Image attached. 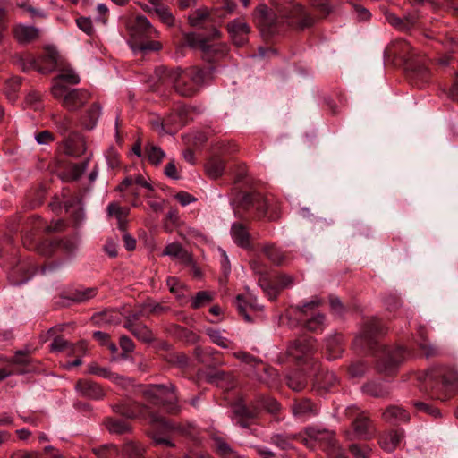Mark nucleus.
Listing matches in <instances>:
<instances>
[{
  "label": "nucleus",
  "instance_id": "e433bc0d",
  "mask_svg": "<svg viewBox=\"0 0 458 458\" xmlns=\"http://www.w3.org/2000/svg\"><path fill=\"white\" fill-rule=\"evenodd\" d=\"M233 356L246 363L254 362L256 365H258L259 369L263 370L264 372L267 373L269 376L272 375L271 369L266 367L261 361H259L256 358H254L253 356H251L246 352H234Z\"/></svg>",
  "mask_w": 458,
  "mask_h": 458
},
{
  "label": "nucleus",
  "instance_id": "864d4df0",
  "mask_svg": "<svg viewBox=\"0 0 458 458\" xmlns=\"http://www.w3.org/2000/svg\"><path fill=\"white\" fill-rule=\"evenodd\" d=\"M307 384L306 377L301 374L297 380L290 378L288 380V387L292 388L293 391H301L302 390Z\"/></svg>",
  "mask_w": 458,
  "mask_h": 458
},
{
  "label": "nucleus",
  "instance_id": "ea45409f",
  "mask_svg": "<svg viewBox=\"0 0 458 458\" xmlns=\"http://www.w3.org/2000/svg\"><path fill=\"white\" fill-rule=\"evenodd\" d=\"M23 268H24L23 264H20L13 268V270L9 274V280L12 284H13V285L22 284L26 283L31 277V274L23 276L21 278L17 277V275L20 274L21 272V270H23Z\"/></svg>",
  "mask_w": 458,
  "mask_h": 458
},
{
  "label": "nucleus",
  "instance_id": "423d86ee",
  "mask_svg": "<svg viewBox=\"0 0 458 458\" xmlns=\"http://www.w3.org/2000/svg\"><path fill=\"white\" fill-rule=\"evenodd\" d=\"M52 94L57 99H62L63 106L70 111H75L84 106L90 98V94L83 89H70L59 81L52 86Z\"/></svg>",
  "mask_w": 458,
  "mask_h": 458
},
{
  "label": "nucleus",
  "instance_id": "4d7b16f0",
  "mask_svg": "<svg viewBox=\"0 0 458 458\" xmlns=\"http://www.w3.org/2000/svg\"><path fill=\"white\" fill-rule=\"evenodd\" d=\"M6 361H9V360H7ZM10 362L21 365L29 363L30 357L28 352H16L15 355L10 360Z\"/></svg>",
  "mask_w": 458,
  "mask_h": 458
},
{
  "label": "nucleus",
  "instance_id": "c03bdc74",
  "mask_svg": "<svg viewBox=\"0 0 458 458\" xmlns=\"http://www.w3.org/2000/svg\"><path fill=\"white\" fill-rule=\"evenodd\" d=\"M367 365L363 361H356L350 365L349 375L351 377H360L367 371Z\"/></svg>",
  "mask_w": 458,
  "mask_h": 458
},
{
  "label": "nucleus",
  "instance_id": "052dcab7",
  "mask_svg": "<svg viewBox=\"0 0 458 458\" xmlns=\"http://www.w3.org/2000/svg\"><path fill=\"white\" fill-rule=\"evenodd\" d=\"M69 344L62 337H56L53 340L50 349L52 352H62L68 347Z\"/></svg>",
  "mask_w": 458,
  "mask_h": 458
},
{
  "label": "nucleus",
  "instance_id": "bb28decb",
  "mask_svg": "<svg viewBox=\"0 0 458 458\" xmlns=\"http://www.w3.org/2000/svg\"><path fill=\"white\" fill-rule=\"evenodd\" d=\"M21 85V81L19 77H12L5 81L4 93L9 101L13 102L17 99Z\"/></svg>",
  "mask_w": 458,
  "mask_h": 458
},
{
  "label": "nucleus",
  "instance_id": "f257e3e1",
  "mask_svg": "<svg viewBox=\"0 0 458 458\" xmlns=\"http://www.w3.org/2000/svg\"><path fill=\"white\" fill-rule=\"evenodd\" d=\"M285 11V0H273L271 7L259 4L252 13L253 21L264 38L275 35L280 25Z\"/></svg>",
  "mask_w": 458,
  "mask_h": 458
},
{
  "label": "nucleus",
  "instance_id": "5fc2aeb1",
  "mask_svg": "<svg viewBox=\"0 0 458 458\" xmlns=\"http://www.w3.org/2000/svg\"><path fill=\"white\" fill-rule=\"evenodd\" d=\"M72 122L68 117H60L55 121V125L58 131L64 135L68 132L71 127Z\"/></svg>",
  "mask_w": 458,
  "mask_h": 458
},
{
  "label": "nucleus",
  "instance_id": "3c124183",
  "mask_svg": "<svg viewBox=\"0 0 458 458\" xmlns=\"http://www.w3.org/2000/svg\"><path fill=\"white\" fill-rule=\"evenodd\" d=\"M386 19L389 24L393 27L396 28L399 30H404V23L403 22V18L396 16L393 13H386Z\"/></svg>",
  "mask_w": 458,
  "mask_h": 458
},
{
  "label": "nucleus",
  "instance_id": "1a4fd4ad",
  "mask_svg": "<svg viewBox=\"0 0 458 458\" xmlns=\"http://www.w3.org/2000/svg\"><path fill=\"white\" fill-rule=\"evenodd\" d=\"M306 435L310 441L318 443L327 453L338 445L334 432L325 428L310 427L306 429Z\"/></svg>",
  "mask_w": 458,
  "mask_h": 458
},
{
  "label": "nucleus",
  "instance_id": "4be33fe9",
  "mask_svg": "<svg viewBox=\"0 0 458 458\" xmlns=\"http://www.w3.org/2000/svg\"><path fill=\"white\" fill-rule=\"evenodd\" d=\"M362 392L372 397L382 398L389 394V389L381 382L370 381L362 386Z\"/></svg>",
  "mask_w": 458,
  "mask_h": 458
},
{
  "label": "nucleus",
  "instance_id": "412c9836",
  "mask_svg": "<svg viewBox=\"0 0 458 458\" xmlns=\"http://www.w3.org/2000/svg\"><path fill=\"white\" fill-rule=\"evenodd\" d=\"M293 413L300 419H306L317 413L316 408L309 400H301L293 406Z\"/></svg>",
  "mask_w": 458,
  "mask_h": 458
},
{
  "label": "nucleus",
  "instance_id": "de8ad7c7",
  "mask_svg": "<svg viewBox=\"0 0 458 458\" xmlns=\"http://www.w3.org/2000/svg\"><path fill=\"white\" fill-rule=\"evenodd\" d=\"M107 428L110 432L122 434L128 430V427L125 422L117 420H112L107 422Z\"/></svg>",
  "mask_w": 458,
  "mask_h": 458
},
{
  "label": "nucleus",
  "instance_id": "37998d69",
  "mask_svg": "<svg viewBox=\"0 0 458 458\" xmlns=\"http://www.w3.org/2000/svg\"><path fill=\"white\" fill-rule=\"evenodd\" d=\"M414 79L417 80L415 82L418 87H422L430 77V72L426 66H419L413 72Z\"/></svg>",
  "mask_w": 458,
  "mask_h": 458
},
{
  "label": "nucleus",
  "instance_id": "20e7f679",
  "mask_svg": "<svg viewBox=\"0 0 458 458\" xmlns=\"http://www.w3.org/2000/svg\"><path fill=\"white\" fill-rule=\"evenodd\" d=\"M142 394L151 403L165 405L171 412H176L178 411L176 404L177 396L172 384L168 386L149 385L143 387Z\"/></svg>",
  "mask_w": 458,
  "mask_h": 458
},
{
  "label": "nucleus",
  "instance_id": "cd10ccee",
  "mask_svg": "<svg viewBox=\"0 0 458 458\" xmlns=\"http://www.w3.org/2000/svg\"><path fill=\"white\" fill-rule=\"evenodd\" d=\"M167 308L154 301H147L140 305V310L135 313L140 314V317H149L150 315H160L165 312Z\"/></svg>",
  "mask_w": 458,
  "mask_h": 458
},
{
  "label": "nucleus",
  "instance_id": "c9c22d12",
  "mask_svg": "<svg viewBox=\"0 0 458 458\" xmlns=\"http://www.w3.org/2000/svg\"><path fill=\"white\" fill-rule=\"evenodd\" d=\"M57 81H59L61 84H64V82H67L70 84H78L80 82V77L73 70L64 69L55 80L54 84Z\"/></svg>",
  "mask_w": 458,
  "mask_h": 458
},
{
  "label": "nucleus",
  "instance_id": "f704fd0d",
  "mask_svg": "<svg viewBox=\"0 0 458 458\" xmlns=\"http://www.w3.org/2000/svg\"><path fill=\"white\" fill-rule=\"evenodd\" d=\"M396 52L405 60H410L413 56V47L404 39H399L394 43Z\"/></svg>",
  "mask_w": 458,
  "mask_h": 458
},
{
  "label": "nucleus",
  "instance_id": "72a5a7b5",
  "mask_svg": "<svg viewBox=\"0 0 458 458\" xmlns=\"http://www.w3.org/2000/svg\"><path fill=\"white\" fill-rule=\"evenodd\" d=\"M213 301V294L207 291H200L191 300V307L199 309L210 303Z\"/></svg>",
  "mask_w": 458,
  "mask_h": 458
},
{
  "label": "nucleus",
  "instance_id": "f8f14e48",
  "mask_svg": "<svg viewBox=\"0 0 458 458\" xmlns=\"http://www.w3.org/2000/svg\"><path fill=\"white\" fill-rule=\"evenodd\" d=\"M288 13H291L290 14L288 13V20L292 19V22H294V20H296L301 29L308 28L314 23L313 18L307 14L303 7L294 1L288 0Z\"/></svg>",
  "mask_w": 458,
  "mask_h": 458
},
{
  "label": "nucleus",
  "instance_id": "603ef678",
  "mask_svg": "<svg viewBox=\"0 0 458 458\" xmlns=\"http://www.w3.org/2000/svg\"><path fill=\"white\" fill-rule=\"evenodd\" d=\"M420 341L419 343L420 348L423 350L424 353L427 355V356H432V355H435L437 353V348L431 344L428 340L423 336V335L421 334L420 335Z\"/></svg>",
  "mask_w": 458,
  "mask_h": 458
},
{
  "label": "nucleus",
  "instance_id": "f3484780",
  "mask_svg": "<svg viewBox=\"0 0 458 458\" xmlns=\"http://www.w3.org/2000/svg\"><path fill=\"white\" fill-rule=\"evenodd\" d=\"M382 418L385 421L396 425L409 421L410 415L403 408L397 405H390L382 413Z\"/></svg>",
  "mask_w": 458,
  "mask_h": 458
},
{
  "label": "nucleus",
  "instance_id": "a18cd8bd",
  "mask_svg": "<svg viewBox=\"0 0 458 458\" xmlns=\"http://www.w3.org/2000/svg\"><path fill=\"white\" fill-rule=\"evenodd\" d=\"M329 303H330L332 312L335 315L342 317L345 313L346 308L337 296H335V295L330 296Z\"/></svg>",
  "mask_w": 458,
  "mask_h": 458
},
{
  "label": "nucleus",
  "instance_id": "5701e85b",
  "mask_svg": "<svg viewBox=\"0 0 458 458\" xmlns=\"http://www.w3.org/2000/svg\"><path fill=\"white\" fill-rule=\"evenodd\" d=\"M233 414L239 418L237 423L242 427L246 428L248 423L245 422L244 419H250L256 416L257 410L249 409L242 402H239L233 405Z\"/></svg>",
  "mask_w": 458,
  "mask_h": 458
},
{
  "label": "nucleus",
  "instance_id": "774afa93",
  "mask_svg": "<svg viewBox=\"0 0 458 458\" xmlns=\"http://www.w3.org/2000/svg\"><path fill=\"white\" fill-rule=\"evenodd\" d=\"M120 345H121V348L126 352H131L134 349L133 342L131 341V338H129L128 336H125V335L121 336Z\"/></svg>",
  "mask_w": 458,
  "mask_h": 458
},
{
  "label": "nucleus",
  "instance_id": "680f3d73",
  "mask_svg": "<svg viewBox=\"0 0 458 458\" xmlns=\"http://www.w3.org/2000/svg\"><path fill=\"white\" fill-rule=\"evenodd\" d=\"M216 450L222 456H228L233 454L229 445L221 439L216 440Z\"/></svg>",
  "mask_w": 458,
  "mask_h": 458
},
{
  "label": "nucleus",
  "instance_id": "338daca9",
  "mask_svg": "<svg viewBox=\"0 0 458 458\" xmlns=\"http://www.w3.org/2000/svg\"><path fill=\"white\" fill-rule=\"evenodd\" d=\"M418 20V15L415 13L407 14L403 18V22L404 23V30L407 31L411 30L416 23Z\"/></svg>",
  "mask_w": 458,
  "mask_h": 458
},
{
  "label": "nucleus",
  "instance_id": "7ed1b4c3",
  "mask_svg": "<svg viewBox=\"0 0 458 458\" xmlns=\"http://www.w3.org/2000/svg\"><path fill=\"white\" fill-rule=\"evenodd\" d=\"M127 28L139 50L157 51L162 47L160 42L154 40L159 37V32L145 16H137L129 21Z\"/></svg>",
  "mask_w": 458,
  "mask_h": 458
},
{
  "label": "nucleus",
  "instance_id": "7c9ffc66",
  "mask_svg": "<svg viewBox=\"0 0 458 458\" xmlns=\"http://www.w3.org/2000/svg\"><path fill=\"white\" fill-rule=\"evenodd\" d=\"M206 334L209 336L212 343L220 346L221 348L227 349L231 348L232 342L223 335V333L220 330L214 328H207Z\"/></svg>",
  "mask_w": 458,
  "mask_h": 458
},
{
  "label": "nucleus",
  "instance_id": "69168bd1",
  "mask_svg": "<svg viewBox=\"0 0 458 458\" xmlns=\"http://www.w3.org/2000/svg\"><path fill=\"white\" fill-rule=\"evenodd\" d=\"M415 406L419 410L423 411L427 413H429V414L433 415L434 417H437L440 414L439 410L433 408L425 403H421V402L416 403Z\"/></svg>",
  "mask_w": 458,
  "mask_h": 458
},
{
  "label": "nucleus",
  "instance_id": "0e129e2a",
  "mask_svg": "<svg viewBox=\"0 0 458 458\" xmlns=\"http://www.w3.org/2000/svg\"><path fill=\"white\" fill-rule=\"evenodd\" d=\"M152 438H153V441L155 442V444H157V445H165V446H172L173 445L170 438L165 435L160 434V433H154Z\"/></svg>",
  "mask_w": 458,
  "mask_h": 458
},
{
  "label": "nucleus",
  "instance_id": "13d9d810",
  "mask_svg": "<svg viewBox=\"0 0 458 458\" xmlns=\"http://www.w3.org/2000/svg\"><path fill=\"white\" fill-rule=\"evenodd\" d=\"M35 140L39 145L49 144L54 140V136L50 131H43L36 134Z\"/></svg>",
  "mask_w": 458,
  "mask_h": 458
},
{
  "label": "nucleus",
  "instance_id": "2eb2a0df",
  "mask_svg": "<svg viewBox=\"0 0 458 458\" xmlns=\"http://www.w3.org/2000/svg\"><path fill=\"white\" fill-rule=\"evenodd\" d=\"M163 256H169L180 263L189 265L192 262L191 255L178 242H172L165 246Z\"/></svg>",
  "mask_w": 458,
  "mask_h": 458
},
{
  "label": "nucleus",
  "instance_id": "09e8293b",
  "mask_svg": "<svg viewBox=\"0 0 458 458\" xmlns=\"http://www.w3.org/2000/svg\"><path fill=\"white\" fill-rule=\"evenodd\" d=\"M97 294V289L96 288H87L84 290H79L75 293V300L77 301H87L93 297H95Z\"/></svg>",
  "mask_w": 458,
  "mask_h": 458
},
{
  "label": "nucleus",
  "instance_id": "a19ab883",
  "mask_svg": "<svg viewBox=\"0 0 458 458\" xmlns=\"http://www.w3.org/2000/svg\"><path fill=\"white\" fill-rule=\"evenodd\" d=\"M349 450L355 458H369L372 451L367 445H359L357 444H352Z\"/></svg>",
  "mask_w": 458,
  "mask_h": 458
},
{
  "label": "nucleus",
  "instance_id": "58836bf2",
  "mask_svg": "<svg viewBox=\"0 0 458 458\" xmlns=\"http://www.w3.org/2000/svg\"><path fill=\"white\" fill-rule=\"evenodd\" d=\"M154 12L165 25L169 27H173L174 25L175 19L167 5L164 4L163 6H158V8Z\"/></svg>",
  "mask_w": 458,
  "mask_h": 458
},
{
  "label": "nucleus",
  "instance_id": "4c0bfd02",
  "mask_svg": "<svg viewBox=\"0 0 458 458\" xmlns=\"http://www.w3.org/2000/svg\"><path fill=\"white\" fill-rule=\"evenodd\" d=\"M98 324H117L120 321L119 314L115 311H104L94 317Z\"/></svg>",
  "mask_w": 458,
  "mask_h": 458
},
{
  "label": "nucleus",
  "instance_id": "4468645a",
  "mask_svg": "<svg viewBox=\"0 0 458 458\" xmlns=\"http://www.w3.org/2000/svg\"><path fill=\"white\" fill-rule=\"evenodd\" d=\"M233 242L241 248L248 249L251 245V238L248 228L242 223H233L230 231Z\"/></svg>",
  "mask_w": 458,
  "mask_h": 458
},
{
  "label": "nucleus",
  "instance_id": "6e6552de",
  "mask_svg": "<svg viewBox=\"0 0 458 458\" xmlns=\"http://www.w3.org/2000/svg\"><path fill=\"white\" fill-rule=\"evenodd\" d=\"M227 31L237 47L245 45L251 31L250 26L242 18H236L226 24Z\"/></svg>",
  "mask_w": 458,
  "mask_h": 458
},
{
  "label": "nucleus",
  "instance_id": "dca6fc26",
  "mask_svg": "<svg viewBox=\"0 0 458 458\" xmlns=\"http://www.w3.org/2000/svg\"><path fill=\"white\" fill-rule=\"evenodd\" d=\"M75 389L81 395L91 399H100L104 395L103 390L97 383L87 379L79 380Z\"/></svg>",
  "mask_w": 458,
  "mask_h": 458
},
{
  "label": "nucleus",
  "instance_id": "39448f33",
  "mask_svg": "<svg viewBox=\"0 0 458 458\" xmlns=\"http://www.w3.org/2000/svg\"><path fill=\"white\" fill-rule=\"evenodd\" d=\"M184 38L189 47L201 51L202 58L207 62H216L227 54V46L225 44H209L208 40L201 35L188 33Z\"/></svg>",
  "mask_w": 458,
  "mask_h": 458
},
{
  "label": "nucleus",
  "instance_id": "ddd939ff",
  "mask_svg": "<svg viewBox=\"0 0 458 458\" xmlns=\"http://www.w3.org/2000/svg\"><path fill=\"white\" fill-rule=\"evenodd\" d=\"M237 307L239 312L244 317L246 321H251L250 315L249 312H259L262 311L263 306L258 303L256 298H254L250 293L246 295L237 296Z\"/></svg>",
  "mask_w": 458,
  "mask_h": 458
},
{
  "label": "nucleus",
  "instance_id": "f03ea898",
  "mask_svg": "<svg viewBox=\"0 0 458 458\" xmlns=\"http://www.w3.org/2000/svg\"><path fill=\"white\" fill-rule=\"evenodd\" d=\"M169 83L183 97H192L204 85L207 72L197 67L186 71L175 69L165 72Z\"/></svg>",
  "mask_w": 458,
  "mask_h": 458
},
{
  "label": "nucleus",
  "instance_id": "c756f323",
  "mask_svg": "<svg viewBox=\"0 0 458 458\" xmlns=\"http://www.w3.org/2000/svg\"><path fill=\"white\" fill-rule=\"evenodd\" d=\"M145 152L148 161L154 165H158L165 156V152L158 146L152 143H148L145 146Z\"/></svg>",
  "mask_w": 458,
  "mask_h": 458
},
{
  "label": "nucleus",
  "instance_id": "e2e57ef3",
  "mask_svg": "<svg viewBox=\"0 0 458 458\" xmlns=\"http://www.w3.org/2000/svg\"><path fill=\"white\" fill-rule=\"evenodd\" d=\"M126 454H129L131 451L134 452V455H131V458H140L143 454V447L141 445H136L134 443L128 444L124 449Z\"/></svg>",
  "mask_w": 458,
  "mask_h": 458
},
{
  "label": "nucleus",
  "instance_id": "79ce46f5",
  "mask_svg": "<svg viewBox=\"0 0 458 458\" xmlns=\"http://www.w3.org/2000/svg\"><path fill=\"white\" fill-rule=\"evenodd\" d=\"M263 252L273 263L281 264L284 259V254L275 246L269 245L263 249Z\"/></svg>",
  "mask_w": 458,
  "mask_h": 458
},
{
  "label": "nucleus",
  "instance_id": "393cba45",
  "mask_svg": "<svg viewBox=\"0 0 458 458\" xmlns=\"http://www.w3.org/2000/svg\"><path fill=\"white\" fill-rule=\"evenodd\" d=\"M205 169L210 178L217 179L225 172V162L219 157H212L207 162Z\"/></svg>",
  "mask_w": 458,
  "mask_h": 458
},
{
  "label": "nucleus",
  "instance_id": "2f4dec72",
  "mask_svg": "<svg viewBox=\"0 0 458 458\" xmlns=\"http://www.w3.org/2000/svg\"><path fill=\"white\" fill-rule=\"evenodd\" d=\"M106 212L109 217L114 216L117 220H121L125 219L128 216L130 209L128 208L121 207L116 202H111L107 206Z\"/></svg>",
  "mask_w": 458,
  "mask_h": 458
},
{
  "label": "nucleus",
  "instance_id": "9d476101",
  "mask_svg": "<svg viewBox=\"0 0 458 458\" xmlns=\"http://www.w3.org/2000/svg\"><path fill=\"white\" fill-rule=\"evenodd\" d=\"M140 318L141 317L138 313L129 314L124 327L139 340L146 343L153 341L154 335L152 331L146 325L137 323Z\"/></svg>",
  "mask_w": 458,
  "mask_h": 458
},
{
  "label": "nucleus",
  "instance_id": "c85d7f7f",
  "mask_svg": "<svg viewBox=\"0 0 458 458\" xmlns=\"http://www.w3.org/2000/svg\"><path fill=\"white\" fill-rule=\"evenodd\" d=\"M343 337L338 335H335L327 339V349L328 351V359L335 360L339 357L342 352L341 344Z\"/></svg>",
  "mask_w": 458,
  "mask_h": 458
},
{
  "label": "nucleus",
  "instance_id": "a878e982",
  "mask_svg": "<svg viewBox=\"0 0 458 458\" xmlns=\"http://www.w3.org/2000/svg\"><path fill=\"white\" fill-rule=\"evenodd\" d=\"M101 115V107L98 104L94 103L88 110L85 116L82 118V124L85 128L91 130L93 129L98 118Z\"/></svg>",
  "mask_w": 458,
  "mask_h": 458
},
{
  "label": "nucleus",
  "instance_id": "8fccbe9b",
  "mask_svg": "<svg viewBox=\"0 0 458 458\" xmlns=\"http://www.w3.org/2000/svg\"><path fill=\"white\" fill-rule=\"evenodd\" d=\"M77 26L88 35H91L93 32L92 21L89 18L80 17L76 20Z\"/></svg>",
  "mask_w": 458,
  "mask_h": 458
},
{
  "label": "nucleus",
  "instance_id": "6ab92c4d",
  "mask_svg": "<svg viewBox=\"0 0 458 458\" xmlns=\"http://www.w3.org/2000/svg\"><path fill=\"white\" fill-rule=\"evenodd\" d=\"M403 436V430H391L380 437L379 445L385 451L393 452L399 445Z\"/></svg>",
  "mask_w": 458,
  "mask_h": 458
},
{
  "label": "nucleus",
  "instance_id": "6e6d98bb",
  "mask_svg": "<svg viewBox=\"0 0 458 458\" xmlns=\"http://www.w3.org/2000/svg\"><path fill=\"white\" fill-rule=\"evenodd\" d=\"M310 3L314 8H316L318 12H320L324 16L328 15L332 7L327 2H319L318 0H310Z\"/></svg>",
  "mask_w": 458,
  "mask_h": 458
},
{
  "label": "nucleus",
  "instance_id": "9b49d317",
  "mask_svg": "<svg viewBox=\"0 0 458 458\" xmlns=\"http://www.w3.org/2000/svg\"><path fill=\"white\" fill-rule=\"evenodd\" d=\"M385 333V327L378 318H373L367 321L360 332V337L357 338V341H364L365 344L369 347H372L374 343V338Z\"/></svg>",
  "mask_w": 458,
  "mask_h": 458
},
{
  "label": "nucleus",
  "instance_id": "0eeeda50",
  "mask_svg": "<svg viewBox=\"0 0 458 458\" xmlns=\"http://www.w3.org/2000/svg\"><path fill=\"white\" fill-rule=\"evenodd\" d=\"M406 356V350L401 346H384L377 355V369L380 372L390 374L405 360Z\"/></svg>",
  "mask_w": 458,
  "mask_h": 458
},
{
  "label": "nucleus",
  "instance_id": "a211bd4d",
  "mask_svg": "<svg viewBox=\"0 0 458 458\" xmlns=\"http://www.w3.org/2000/svg\"><path fill=\"white\" fill-rule=\"evenodd\" d=\"M354 434L358 438L369 439L374 434L370 420L364 414L359 415L352 423Z\"/></svg>",
  "mask_w": 458,
  "mask_h": 458
},
{
  "label": "nucleus",
  "instance_id": "49530a36",
  "mask_svg": "<svg viewBox=\"0 0 458 458\" xmlns=\"http://www.w3.org/2000/svg\"><path fill=\"white\" fill-rule=\"evenodd\" d=\"M442 376L443 384L452 388L458 387V372L454 370H447Z\"/></svg>",
  "mask_w": 458,
  "mask_h": 458
},
{
  "label": "nucleus",
  "instance_id": "473e14b6",
  "mask_svg": "<svg viewBox=\"0 0 458 458\" xmlns=\"http://www.w3.org/2000/svg\"><path fill=\"white\" fill-rule=\"evenodd\" d=\"M209 17V12L207 8H199L188 16L191 26L199 27Z\"/></svg>",
  "mask_w": 458,
  "mask_h": 458
},
{
  "label": "nucleus",
  "instance_id": "bf43d9fd",
  "mask_svg": "<svg viewBox=\"0 0 458 458\" xmlns=\"http://www.w3.org/2000/svg\"><path fill=\"white\" fill-rule=\"evenodd\" d=\"M304 343L299 341L296 343V348L302 352H310L314 348L315 340L312 337H309L303 340Z\"/></svg>",
  "mask_w": 458,
  "mask_h": 458
},
{
  "label": "nucleus",
  "instance_id": "aec40b11",
  "mask_svg": "<svg viewBox=\"0 0 458 458\" xmlns=\"http://www.w3.org/2000/svg\"><path fill=\"white\" fill-rule=\"evenodd\" d=\"M38 35V30L33 26L18 25L14 29V36L21 43H27L35 39Z\"/></svg>",
  "mask_w": 458,
  "mask_h": 458
},
{
  "label": "nucleus",
  "instance_id": "b1692460",
  "mask_svg": "<svg viewBox=\"0 0 458 458\" xmlns=\"http://www.w3.org/2000/svg\"><path fill=\"white\" fill-rule=\"evenodd\" d=\"M326 327V316L320 313L310 315L305 321V328L313 333H322Z\"/></svg>",
  "mask_w": 458,
  "mask_h": 458
}]
</instances>
